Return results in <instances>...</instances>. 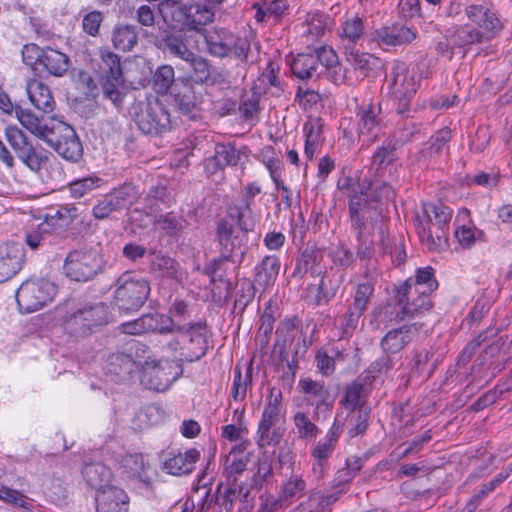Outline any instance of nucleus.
Instances as JSON below:
<instances>
[{"label": "nucleus", "instance_id": "nucleus-56", "mask_svg": "<svg viewBox=\"0 0 512 512\" xmlns=\"http://www.w3.org/2000/svg\"><path fill=\"white\" fill-rule=\"evenodd\" d=\"M275 323L274 309L271 303H267L260 316V327L255 337L257 345L264 349L270 340Z\"/></svg>", "mask_w": 512, "mask_h": 512}, {"label": "nucleus", "instance_id": "nucleus-44", "mask_svg": "<svg viewBox=\"0 0 512 512\" xmlns=\"http://www.w3.org/2000/svg\"><path fill=\"white\" fill-rule=\"evenodd\" d=\"M144 201L148 213L152 214L161 211L163 208L170 207L173 199L166 185L157 184L150 187Z\"/></svg>", "mask_w": 512, "mask_h": 512}, {"label": "nucleus", "instance_id": "nucleus-22", "mask_svg": "<svg viewBox=\"0 0 512 512\" xmlns=\"http://www.w3.org/2000/svg\"><path fill=\"white\" fill-rule=\"evenodd\" d=\"M24 248L20 243L8 242L0 245V283L14 277L23 268Z\"/></svg>", "mask_w": 512, "mask_h": 512}, {"label": "nucleus", "instance_id": "nucleus-7", "mask_svg": "<svg viewBox=\"0 0 512 512\" xmlns=\"http://www.w3.org/2000/svg\"><path fill=\"white\" fill-rule=\"evenodd\" d=\"M98 478V512H128V495L113 484L110 468L98 464Z\"/></svg>", "mask_w": 512, "mask_h": 512}, {"label": "nucleus", "instance_id": "nucleus-38", "mask_svg": "<svg viewBox=\"0 0 512 512\" xmlns=\"http://www.w3.org/2000/svg\"><path fill=\"white\" fill-rule=\"evenodd\" d=\"M469 215V211L467 209H463L459 211L456 217L457 222L460 221L461 217L468 219L467 223H462L454 231L455 238L463 248H470L476 240H484L485 237V233L472 224L469 219Z\"/></svg>", "mask_w": 512, "mask_h": 512}, {"label": "nucleus", "instance_id": "nucleus-52", "mask_svg": "<svg viewBox=\"0 0 512 512\" xmlns=\"http://www.w3.org/2000/svg\"><path fill=\"white\" fill-rule=\"evenodd\" d=\"M141 326L144 333H159L170 334L172 333V322L165 314L162 313H147L140 316Z\"/></svg>", "mask_w": 512, "mask_h": 512}, {"label": "nucleus", "instance_id": "nucleus-42", "mask_svg": "<svg viewBox=\"0 0 512 512\" xmlns=\"http://www.w3.org/2000/svg\"><path fill=\"white\" fill-rule=\"evenodd\" d=\"M323 259V251L317 246H308L302 252L297 260L296 267L294 273L306 274L310 272L312 277H316L321 274L320 271L316 269V266Z\"/></svg>", "mask_w": 512, "mask_h": 512}, {"label": "nucleus", "instance_id": "nucleus-55", "mask_svg": "<svg viewBox=\"0 0 512 512\" xmlns=\"http://www.w3.org/2000/svg\"><path fill=\"white\" fill-rule=\"evenodd\" d=\"M451 42L457 47H464L472 44L485 42V36L482 31L469 25L458 26L451 35Z\"/></svg>", "mask_w": 512, "mask_h": 512}, {"label": "nucleus", "instance_id": "nucleus-47", "mask_svg": "<svg viewBox=\"0 0 512 512\" xmlns=\"http://www.w3.org/2000/svg\"><path fill=\"white\" fill-rule=\"evenodd\" d=\"M0 500L15 506L24 512L39 511V506L33 499L18 490L5 485L0 487Z\"/></svg>", "mask_w": 512, "mask_h": 512}, {"label": "nucleus", "instance_id": "nucleus-31", "mask_svg": "<svg viewBox=\"0 0 512 512\" xmlns=\"http://www.w3.org/2000/svg\"><path fill=\"white\" fill-rule=\"evenodd\" d=\"M199 459L200 451L191 448L184 453L179 452L167 458L163 463V468L167 473L175 476L190 474Z\"/></svg>", "mask_w": 512, "mask_h": 512}, {"label": "nucleus", "instance_id": "nucleus-64", "mask_svg": "<svg viewBox=\"0 0 512 512\" xmlns=\"http://www.w3.org/2000/svg\"><path fill=\"white\" fill-rule=\"evenodd\" d=\"M100 77L101 76H123V70L120 57L108 50H102L101 53Z\"/></svg>", "mask_w": 512, "mask_h": 512}, {"label": "nucleus", "instance_id": "nucleus-37", "mask_svg": "<svg viewBox=\"0 0 512 512\" xmlns=\"http://www.w3.org/2000/svg\"><path fill=\"white\" fill-rule=\"evenodd\" d=\"M159 47L173 57L179 58L184 62L190 58L192 51L185 43L182 32H165L161 38Z\"/></svg>", "mask_w": 512, "mask_h": 512}, {"label": "nucleus", "instance_id": "nucleus-18", "mask_svg": "<svg viewBox=\"0 0 512 512\" xmlns=\"http://www.w3.org/2000/svg\"><path fill=\"white\" fill-rule=\"evenodd\" d=\"M421 328V323L414 322L389 330L380 341L382 352L391 357L398 354L412 342Z\"/></svg>", "mask_w": 512, "mask_h": 512}, {"label": "nucleus", "instance_id": "nucleus-3", "mask_svg": "<svg viewBox=\"0 0 512 512\" xmlns=\"http://www.w3.org/2000/svg\"><path fill=\"white\" fill-rule=\"evenodd\" d=\"M150 292L148 280L125 272L116 280L112 305L120 313L136 312L146 303Z\"/></svg>", "mask_w": 512, "mask_h": 512}, {"label": "nucleus", "instance_id": "nucleus-54", "mask_svg": "<svg viewBox=\"0 0 512 512\" xmlns=\"http://www.w3.org/2000/svg\"><path fill=\"white\" fill-rule=\"evenodd\" d=\"M112 42L116 49L123 52L131 51L138 42L136 27L121 25L114 29Z\"/></svg>", "mask_w": 512, "mask_h": 512}, {"label": "nucleus", "instance_id": "nucleus-16", "mask_svg": "<svg viewBox=\"0 0 512 512\" xmlns=\"http://www.w3.org/2000/svg\"><path fill=\"white\" fill-rule=\"evenodd\" d=\"M95 261L96 255L92 250H74L65 259V274L73 281H88L96 273Z\"/></svg>", "mask_w": 512, "mask_h": 512}, {"label": "nucleus", "instance_id": "nucleus-28", "mask_svg": "<svg viewBox=\"0 0 512 512\" xmlns=\"http://www.w3.org/2000/svg\"><path fill=\"white\" fill-rule=\"evenodd\" d=\"M219 220H227L232 223L240 232L249 233L254 231L257 219L249 203H231L226 207V215Z\"/></svg>", "mask_w": 512, "mask_h": 512}, {"label": "nucleus", "instance_id": "nucleus-24", "mask_svg": "<svg viewBox=\"0 0 512 512\" xmlns=\"http://www.w3.org/2000/svg\"><path fill=\"white\" fill-rule=\"evenodd\" d=\"M135 199L136 191L131 184L114 189L98 203V219L107 217L112 211L128 208Z\"/></svg>", "mask_w": 512, "mask_h": 512}, {"label": "nucleus", "instance_id": "nucleus-2", "mask_svg": "<svg viewBox=\"0 0 512 512\" xmlns=\"http://www.w3.org/2000/svg\"><path fill=\"white\" fill-rule=\"evenodd\" d=\"M177 335L166 343V348L178 355L180 362H194L206 355L208 350L207 323L205 320L183 324Z\"/></svg>", "mask_w": 512, "mask_h": 512}, {"label": "nucleus", "instance_id": "nucleus-50", "mask_svg": "<svg viewBox=\"0 0 512 512\" xmlns=\"http://www.w3.org/2000/svg\"><path fill=\"white\" fill-rule=\"evenodd\" d=\"M393 357L384 354L375 359L360 375L369 385L377 379H383L394 367Z\"/></svg>", "mask_w": 512, "mask_h": 512}, {"label": "nucleus", "instance_id": "nucleus-59", "mask_svg": "<svg viewBox=\"0 0 512 512\" xmlns=\"http://www.w3.org/2000/svg\"><path fill=\"white\" fill-rule=\"evenodd\" d=\"M252 384V370L248 368L246 374L242 375L239 365L234 368L231 396L235 401H243L246 397L247 388Z\"/></svg>", "mask_w": 512, "mask_h": 512}, {"label": "nucleus", "instance_id": "nucleus-26", "mask_svg": "<svg viewBox=\"0 0 512 512\" xmlns=\"http://www.w3.org/2000/svg\"><path fill=\"white\" fill-rule=\"evenodd\" d=\"M298 388L304 395L305 400L311 405H315L317 410L322 406L327 409L332 408L333 401L330 399L329 389L325 386L323 380H313L309 377L301 378L298 382Z\"/></svg>", "mask_w": 512, "mask_h": 512}, {"label": "nucleus", "instance_id": "nucleus-33", "mask_svg": "<svg viewBox=\"0 0 512 512\" xmlns=\"http://www.w3.org/2000/svg\"><path fill=\"white\" fill-rule=\"evenodd\" d=\"M15 114L21 125L36 137L44 141L56 127V123L49 126L44 122L43 118H38L31 110L16 106ZM51 121L57 122L55 117H51Z\"/></svg>", "mask_w": 512, "mask_h": 512}, {"label": "nucleus", "instance_id": "nucleus-20", "mask_svg": "<svg viewBox=\"0 0 512 512\" xmlns=\"http://www.w3.org/2000/svg\"><path fill=\"white\" fill-rule=\"evenodd\" d=\"M468 19L482 30L485 42L495 38L503 29V23L497 14L486 5L472 4L466 7Z\"/></svg>", "mask_w": 512, "mask_h": 512}, {"label": "nucleus", "instance_id": "nucleus-62", "mask_svg": "<svg viewBox=\"0 0 512 512\" xmlns=\"http://www.w3.org/2000/svg\"><path fill=\"white\" fill-rule=\"evenodd\" d=\"M261 161L269 172L272 182L281 179L284 165L277 157L275 150L272 146H266L261 151Z\"/></svg>", "mask_w": 512, "mask_h": 512}, {"label": "nucleus", "instance_id": "nucleus-30", "mask_svg": "<svg viewBox=\"0 0 512 512\" xmlns=\"http://www.w3.org/2000/svg\"><path fill=\"white\" fill-rule=\"evenodd\" d=\"M303 135L305 138L304 155L307 160L312 161L324 145L325 137L323 132V123L320 118L309 119L303 125Z\"/></svg>", "mask_w": 512, "mask_h": 512}, {"label": "nucleus", "instance_id": "nucleus-8", "mask_svg": "<svg viewBox=\"0 0 512 512\" xmlns=\"http://www.w3.org/2000/svg\"><path fill=\"white\" fill-rule=\"evenodd\" d=\"M55 293L54 284L48 280H27L16 291L17 305L20 312L32 313L52 301Z\"/></svg>", "mask_w": 512, "mask_h": 512}, {"label": "nucleus", "instance_id": "nucleus-48", "mask_svg": "<svg viewBox=\"0 0 512 512\" xmlns=\"http://www.w3.org/2000/svg\"><path fill=\"white\" fill-rule=\"evenodd\" d=\"M344 53L354 70L359 71L364 77H367L379 62L378 57L370 53L360 52L357 48L346 50Z\"/></svg>", "mask_w": 512, "mask_h": 512}, {"label": "nucleus", "instance_id": "nucleus-5", "mask_svg": "<svg viewBox=\"0 0 512 512\" xmlns=\"http://www.w3.org/2000/svg\"><path fill=\"white\" fill-rule=\"evenodd\" d=\"M207 52L217 58L234 56L242 63L248 62L251 50L247 38L239 37L225 28L207 31L204 35Z\"/></svg>", "mask_w": 512, "mask_h": 512}, {"label": "nucleus", "instance_id": "nucleus-35", "mask_svg": "<svg viewBox=\"0 0 512 512\" xmlns=\"http://www.w3.org/2000/svg\"><path fill=\"white\" fill-rule=\"evenodd\" d=\"M69 57L50 47L45 48V53L41 60L39 72H47L55 77H62L69 69Z\"/></svg>", "mask_w": 512, "mask_h": 512}, {"label": "nucleus", "instance_id": "nucleus-9", "mask_svg": "<svg viewBox=\"0 0 512 512\" xmlns=\"http://www.w3.org/2000/svg\"><path fill=\"white\" fill-rule=\"evenodd\" d=\"M138 108L134 120L144 134L158 135L170 130V114L160 100L141 103Z\"/></svg>", "mask_w": 512, "mask_h": 512}, {"label": "nucleus", "instance_id": "nucleus-36", "mask_svg": "<svg viewBox=\"0 0 512 512\" xmlns=\"http://www.w3.org/2000/svg\"><path fill=\"white\" fill-rule=\"evenodd\" d=\"M367 385L369 384L361 376L348 384L341 401L343 406L350 410L364 409L370 391Z\"/></svg>", "mask_w": 512, "mask_h": 512}, {"label": "nucleus", "instance_id": "nucleus-17", "mask_svg": "<svg viewBox=\"0 0 512 512\" xmlns=\"http://www.w3.org/2000/svg\"><path fill=\"white\" fill-rule=\"evenodd\" d=\"M344 279V275L325 273L318 285H308L303 295L305 301L312 306L327 305L336 295Z\"/></svg>", "mask_w": 512, "mask_h": 512}, {"label": "nucleus", "instance_id": "nucleus-12", "mask_svg": "<svg viewBox=\"0 0 512 512\" xmlns=\"http://www.w3.org/2000/svg\"><path fill=\"white\" fill-rule=\"evenodd\" d=\"M183 373L180 363L172 360H160L152 362L143 373V381L146 386L157 392H164L170 388L172 383L177 380Z\"/></svg>", "mask_w": 512, "mask_h": 512}, {"label": "nucleus", "instance_id": "nucleus-34", "mask_svg": "<svg viewBox=\"0 0 512 512\" xmlns=\"http://www.w3.org/2000/svg\"><path fill=\"white\" fill-rule=\"evenodd\" d=\"M307 490V483L301 474L292 473L280 484L278 495L280 501L290 507L297 500L302 498Z\"/></svg>", "mask_w": 512, "mask_h": 512}, {"label": "nucleus", "instance_id": "nucleus-60", "mask_svg": "<svg viewBox=\"0 0 512 512\" xmlns=\"http://www.w3.org/2000/svg\"><path fill=\"white\" fill-rule=\"evenodd\" d=\"M370 410L357 409L351 410L348 415V435L350 438L362 436L369 427Z\"/></svg>", "mask_w": 512, "mask_h": 512}, {"label": "nucleus", "instance_id": "nucleus-43", "mask_svg": "<svg viewBox=\"0 0 512 512\" xmlns=\"http://www.w3.org/2000/svg\"><path fill=\"white\" fill-rule=\"evenodd\" d=\"M154 224L171 237H178L188 227L187 220L180 214L173 211L159 214L154 220Z\"/></svg>", "mask_w": 512, "mask_h": 512}, {"label": "nucleus", "instance_id": "nucleus-39", "mask_svg": "<svg viewBox=\"0 0 512 512\" xmlns=\"http://www.w3.org/2000/svg\"><path fill=\"white\" fill-rule=\"evenodd\" d=\"M250 456L243 451H231L225 458L223 475L228 484L237 485L238 478L246 471Z\"/></svg>", "mask_w": 512, "mask_h": 512}, {"label": "nucleus", "instance_id": "nucleus-25", "mask_svg": "<svg viewBox=\"0 0 512 512\" xmlns=\"http://www.w3.org/2000/svg\"><path fill=\"white\" fill-rule=\"evenodd\" d=\"M365 20L357 14L348 16L338 28V36L344 51L361 45L365 38Z\"/></svg>", "mask_w": 512, "mask_h": 512}, {"label": "nucleus", "instance_id": "nucleus-49", "mask_svg": "<svg viewBox=\"0 0 512 512\" xmlns=\"http://www.w3.org/2000/svg\"><path fill=\"white\" fill-rule=\"evenodd\" d=\"M246 150V146L237 148L235 144L231 142L217 143L215 145L214 155L224 168L228 166L235 167L239 164L242 156H246Z\"/></svg>", "mask_w": 512, "mask_h": 512}, {"label": "nucleus", "instance_id": "nucleus-6", "mask_svg": "<svg viewBox=\"0 0 512 512\" xmlns=\"http://www.w3.org/2000/svg\"><path fill=\"white\" fill-rule=\"evenodd\" d=\"M344 429V420L336 417L324 438L314 441L309 448L312 459L311 472L315 479L320 480L327 474L338 440Z\"/></svg>", "mask_w": 512, "mask_h": 512}, {"label": "nucleus", "instance_id": "nucleus-61", "mask_svg": "<svg viewBox=\"0 0 512 512\" xmlns=\"http://www.w3.org/2000/svg\"><path fill=\"white\" fill-rule=\"evenodd\" d=\"M452 139V131L448 127L436 131L429 139L428 153L430 157H438L444 151H449V142Z\"/></svg>", "mask_w": 512, "mask_h": 512}, {"label": "nucleus", "instance_id": "nucleus-63", "mask_svg": "<svg viewBox=\"0 0 512 512\" xmlns=\"http://www.w3.org/2000/svg\"><path fill=\"white\" fill-rule=\"evenodd\" d=\"M191 316L190 304L184 300L176 299L170 306L166 315L172 322V333L183 327L181 322L186 321Z\"/></svg>", "mask_w": 512, "mask_h": 512}, {"label": "nucleus", "instance_id": "nucleus-4", "mask_svg": "<svg viewBox=\"0 0 512 512\" xmlns=\"http://www.w3.org/2000/svg\"><path fill=\"white\" fill-rule=\"evenodd\" d=\"M438 286L435 269L431 266L417 268L414 276L409 277L399 285H395L400 292L417 305L416 307L423 314L432 309L431 295L437 290Z\"/></svg>", "mask_w": 512, "mask_h": 512}, {"label": "nucleus", "instance_id": "nucleus-53", "mask_svg": "<svg viewBox=\"0 0 512 512\" xmlns=\"http://www.w3.org/2000/svg\"><path fill=\"white\" fill-rule=\"evenodd\" d=\"M175 83V71L171 65L158 66L151 78L153 90L160 95H166Z\"/></svg>", "mask_w": 512, "mask_h": 512}, {"label": "nucleus", "instance_id": "nucleus-15", "mask_svg": "<svg viewBox=\"0 0 512 512\" xmlns=\"http://www.w3.org/2000/svg\"><path fill=\"white\" fill-rule=\"evenodd\" d=\"M394 303H387L380 307L379 316L386 326L421 317L424 314L411 302L407 296L400 292L395 286L393 288Z\"/></svg>", "mask_w": 512, "mask_h": 512}, {"label": "nucleus", "instance_id": "nucleus-19", "mask_svg": "<svg viewBox=\"0 0 512 512\" xmlns=\"http://www.w3.org/2000/svg\"><path fill=\"white\" fill-rule=\"evenodd\" d=\"M380 104H363L356 111V131L359 137H366L369 143L374 142L381 131Z\"/></svg>", "mask_w": 512, "mask_h": 512}, {"label": "nucleus", "instance_id": "nucleus-57", "mask_svg": "<svg viewBox=\"0 0 512 512\" xmlns=\"http://www.w3.org/2000/svg\"><path fill=\"white\" fill-rule=\"evenodd\" d=\"M293 423L297 437L301 440H315L320 433V428L305 412L298 411L295 413L293 416Z\"/></svg>", "mask_w": 512, "mask_h": 512}, {"label": "nucleus", "instance_id": "nucleus-14", "mask_svg": "<svg viewBox=\"0 0 512 512\" xmlns=\"http://www.w3.org/2000/svg\"><path fill=\"white\" fill-rule=\"evenodd\" d=\"M224 0H189L180 10L184 16V25L192 30L200 31L205 25L211 23L215 16V9Z\"/></svg>", "mask_w": 512, "mask_h": 512}, {"label": "nucleus", "instance_id": "nucleus-41", "mask_svg": "<svg viewBox=\"0 0 512 512\" xmlns=\"http://www.w3.org/2000/svg\"><path fill=\"white\" fill-rule=\"evenodd\" d=\"M100 85L103 97L119 107L127 94L124 76H101Z\"/></svg>", "mask_w": 512, "mask_h": 512}, {"label": "nucleus", "instance_id": "nucleus-51", "mask_svg": "<svg viewBox=\"0 0 512 512\" xmlns=\"http://www.w3.org/2000/svg\"><path fill=\"white\" fill-rule=\"evenodd\" d=\"M151 269L159 271L163 276L173 279L176 282L183 280V270L180 264L174 259L166 255L157 254L151 260Z\"/></svg>", "mask_w": 512, "mask_h": 512}, {"label": "nucleus", "instance_id": "nucleus-40", "mask_svg": "<svg viewBox=\"0 0 512 512\" xmlns=\"http://www.w3.org/2000/svg\"><path fill=\"white\" fill-rule=\"evenodd\" d=\"M281 262L276 255H267L255 267V282L266 288L274 284L280 270Z\"/></svg>", "mask_w": 512, "mask_h": 512}, {"label": "nucleus", "instance_id": "nucleus-27", "mask_svg": "<svg viewBox=\"0 0 512 512\" xmlns=\"http://www.w3.org/2000/svg\"><path fill=\"white\" fill-rule=\"evenodd\" d=\"M331 18L321 11L309 12L301 24L302 38L305 39L307 47H310L320 40L329 29Z\"/></svg>", "mask_w": 512, "mask_h": 512}, {"label": "nucleus", "instance_id": "nucleus-32", "mask_svg": "<svg viewBox=\"0 0 512 512\" xmlns=\"http://www.w3.org/2000/svg\"><path fill=\"white\" fill-rule=\"evenodd\" d=\"M26 92L31 104L43 113H51L55 108V101L50 88L42 81L31 79L27 82Z\"/></svg>", "mask_w": 512, "mask_h": 512}, {"label": "nucleus", "instance_id": "nucleus-1", "mask_svg": "<svg viewBox=\"0 0 512 512\" xmlns=\"http://www.w3.org/2000/svg\"><path fill=\"white\" fill-rule=\"evenodd\" d=\"M453 210L441 203L423 202L415 213V229L420 242L429 251H440L449 246V230Z\"/></svg>", "mask_w": 512, "mask_h": 512}, {"label": "nucleus", "instance_id": "nucleus-46", "mask_svg": "<svg viewBox=\"0 0 512 512\" xmlns=\"http://www.w3.org/2000/svg\"><path fill=\"white\" fill-rule=\"evenodd\" d=\"M186 63L191 70V74L189 77L185 78V81H191L198 85L208 84L212 68L208 59L194 52L193 55L187 59Z\"/></svg>", "mask_w": 512, "mask_h": 512}, {"label": "nucleus", "instance_id": "nucleus-11", "mask_svg": "<svg viewBox=\"0 0 512 512\" xmlns=\"http://www.w3.org/2000/svg\"><path fill=\"white\" fill-rule=\"evenodd\" d=\"M417 38V31L400 22L384 25L372 31L368 40L384 51L412 43Z\"/></svg>", "mask_w": 512, "mask_h": 512}, {"label": "nucleus", "instance_id": "nucleus-13", "mask_svg": "<svg viewBox=\"0 0 512 512\" xmlns=\"http://www.w3.org/2000/svg\"><path fill=\"white\" fill-rule=\"evenodd\" d=\"M45 142L66 160L76 161L82 153V147L73 128L59 120Z\"/></svg>", "mask_w": 512, "mask_h": 512}, {"label": "nucleus", "instance_id": "nucleus-10", "mask_svg": "<svg viewBox=\"0 0 512 512\" xmlns=\"http://www.w3.org/2000/svg\"><path fill=\"white\" fill-rule=\"evenodd\" d=\"M247 234L240 232L230 221L218 220L215 235L219 252L224 253L225 257L234 258L237 265H240L248 248Z\"/></svg>", "mask_w": 512, "mask_h": 512}, {"label": "nucleus", "instance_id": "nucleus-21", "mask_svg": "<svg viewBox=\"0 0 512 512\" xmlns=\"http://www.w3.org/2000/svg\"><path fill=\"white\" fill-rule=\"evenodd\" d=\"M420 78L410 72L404 63L395 62L390 72L389 90L392 97L414 96L419 87Z\"/></svg>", "mask_w": 512, "mask_h": 512}, {"label": "nucleus", "instance_id": "nucleus-23", "mask_svg": "<svg viewBox=\"0 0 512 512\" xmlns=\"http://www.w3.org/2000/svg\"><path fill=\"white\" fill-rule=\"evenodd\" d=\"M95 326L96 310L93 304L78 308L63 322L64 330L76 337L91 335Z\"/></svg>", "mask_w": 512, "mask_h": 512}, {"label": "nucleus", "instance_id": "nucleus-45", "mask_svg": "<svg viewBox=\"0 0 512 512\" xmlns=\"http://www.w3.org/2000/svg\"><path fill=\"white\" fill-rule=\"evenodd\" d=\"M292 74L300 80H309L317 73V58L313 53H299L290 63Z\"/></svg>", "mask_w": 512, "mask_h": 512}, {"label": "nucleus", "instance_id": "nucleus-29", "mask_svg": "<svg viewBox=\"0 0 512 512\" xmlns=\"http://www.w3.org/2000/svg\"><path fill=\"white\" fill-rule=\"evenodd\" d=\"M398 142L395 139H386L379 145L372 154L371 167L378 177H383L386 170L394 166L398 160Z\"/></svg>", "mask_w": 512, "mask_h": 512}, {"label": "nucleus", "instance_id": "nucleus-58", "mask_svg": "<svg viewBox=\"0 0 512 512\" xmlns=\"http://www.w3.org/2000/svg\"><path fill=\"white\" fill-rule=\"evenodd\" d=\"M261 96L257 92L243 96L239 104L241 118L250 124H256L259 119Z\"/></svg>", "mask_w": 512, "mask_h": 512}]
</instances>
